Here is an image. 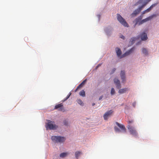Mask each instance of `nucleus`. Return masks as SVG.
<instances>
[{"label": "nucleus", "instance_id": "nucleus-1", "mask_svg": "<svg viewBox=\"0 0 159 159\" xmlns=\"http://www.w3.org/2000/svg\"><path fill=\"white\" fill-rule=\"evenodd\" d=\"M151 0H139L134 5V6H137L139 4L143 3V4L138 9L134 10L131 14L132 16H135L139 14L142 9Z\"/></svg>", "mask_w": 159, "mask_h": 159}, {"label": "nucleus", "instance_id": "nucleus-2", "mask_svg": "<svg viewBox=\"0 0 159 159\" xmlns=\"http://www.w3.org/2000/svg\"><path fill=\"white\" fill-rule=\"evenodd\" d=\"M46 127L47 130L48 129L54 130L57 129V126L54 124V122L48 120V123L46 124Z\"/></svg>", "mask_w": 159, "mask_h": 159}, {"label": "nucleus", "instance_id": "nucleus-3", "mask_svg": "<svg viewBox=\"0 0 159 159\" xmlns=\"http://www.w3.org/2000/svg\"><path fill=\"white\" fill-rule=\"evenodd\" d=\"M51 139L52 141L56 143H62L65 140V138L64 137L55 136H52Z\"/></svg>", "mask_w": 159, "mask_h": 159}, {"label": "nucleus", "instance_id": "nucleus-4", "mask_svg": "<svg viewBox=\"0 0 159 159\" xmlns=\"http://www.w3.org/2000/svg\"><path fill=\"white\" fill-rule=\"evenodd\" d=\"M117 19L124 26L126 27H129V25L126 21L119 14H117Z\"/></svg>", "mask_w": 159, "mask_h": 159}, {"label": "nucleus", "instance_id": "nucleus-5", "mask_svg": "<svg viewBox=\"0 0 159 159\" xmlns=\"http://www.w3.org/2000/svg\"><path fill=\"white\" fill-rule=\"evenodd\" d=\"M127 128L131 134L135 136H137L138 133L134 126L131 125H128Z\"/></svg>", "mask_w": 159, "mask_h": 159}, {"label": "nucleus", "instance_id": "nucleus-6", "mask_svg": "<svg viewBox=\"0 0 159 159\" xmlns=\"http://www.w3.org/2000/svg\"><path fill=\"white\" fill-rule=\"evenodd\" d=\"M54 109H59L58 110L59 111L63 112L65 111V110L64 108L63 105L62 103L56 105Z\"/></svg>", "mask_w": 159, "mask_h": 159}, {"label": "nucleus", "instance_id": "nucleus-7", "mask_svg": "<svg viewBox=\"0 0 159 159\" xmlns=\"http://www.w3.org/2000/svg\"><path fill=\"white\" fill-rule=\"evenodd\" d=\"M113 112V111L111 110L108 111L104 115L103 117L105 120L107 119L108 117L110 116Z\"/></svg>", "mask_w": 159, "mask_h": 159}, {"label": "nucleus", "instance_id": "nucleus-8", "mask_svg": "<svg viewBox=\"0 0 159 159\" xmlns=\"http://www.w3.org/2000/svg\"><path fill=\"white\" fill-rule=\"evenodd\" d=\"M114 83L116 85V88L118 89H120L121 88V85L119 80L116 78H115L114 80Z\"/></svg>", "mask_w": 159, "mask_h": 159}, {"label": "nucleus", "instance_id": "nucleus-9", "mask_svg": "<svg viewBox=\"0 0 159 159\" xmlns=\"http://www.w3.org/2000/svg\"><path fill=\"white\" fill-rule=\"evenodd\" d=\"M143 18V16L141 15L138 18H136L134 21L135 22V24L134 25V27H135L137 25H139V23L140 22L141 20H142Z\"/></svg>", "mask_w": 159, "mask_h": 159}, {"label": "nucleus", "instance_id": "nucleus-10", "mask_svg": "<svg viewBox=\"0 0 159 159\" xmlns=\"http://www.w3.org/2000/svg\"><path fill=\"white\" fill-rule=\"evenodd\" d=\"M134 48H131L129 50L127 51L125 53H124L122 56V57H124L125 56H128L134 50Z\"/></svg>", "mask_w": 159, "mask_h": 159}, {"label": "nucleus", "instance_id": "nucleus-11", "mask_svg": "<svg viewBox=\"0 0 159 159\" xmlns=\"http://www.w3.org/2000/svg\"><path fill=\"white\" fill-rule=\"evenodd\" d=\"M157 16V15L156 14H153L145 19H144L143 20H143V21L144 23H145L147 21H148L151 19H152L153 17H156Z\"/></svg>", "mask_w": 159, "mask_h": 159}, {"label": "nucleus", "instance_id": "nucleus-12", "mask_svg": "<svg viewBox=\"0 0 159 159\" xmlns=\"http://www.w3.org/2000/svg\"><path fill=\"white\" fill-rule=\"evenodd\" d=\"M141 37L142 40H145L148 39L147 35L145 33H143L141 35Z\"/></svg>", "mask_w": 159, "mask_h": 159}, {"label": "nucleus", "instance_id": "nucleus-13", "mask_svg": "<svg viewBox=\"0 0 159 159\" xmlns=\"http://www.w3.org/2000/svg\"><path fill=\"white\" fill-rule=\"evenodd\" d=\"M116 125L123 130L125 132L126 131V129L125 128V126L122 125H121L120 124L117 122L116 123Z\"/></svg>", "mask_w": 159, "mask_h": 159}, {"label": "nucleus", "instance_id": "nucleus-14", "mask_svg": "<svg viewBox=\"0 0 159 159\" xmlns=\"http://www.w3.org/2000/svg\"><path fill=\"white\" fill-rule=\"evenodd\" d=\"M120 77L123 82L125 80V72L124 71H121L120 73Z\"/></svg>", "mask_w": 159, "mask_h": 159}, {"label": "nucleus", "instance_id": "nucleus-15", "mask_svg": "<svg viewBox=\"0 0 159 159\" xmlns=\"http://www.w3.org/2000/svg\"><path fill=\"white\" fill-rule=\"evenodd\" d=\"M128 90V88H125L120 89L119 90L118 93L120 94H122L126 92Z\"/></svg>", "mask_w": 159, "mask_h": 159}, {"label": "nucleus", "instance_id": "nucleus-16", "mask_svg": "<svg viewBox=\"0 0 159 159\" xmlns=\"http://www.w3.org/2000/svg\"><path fill=\"white\" fill-rule=\"evenodd\" d=\"M116 54L118 56H120L121 53V52L120 48H116Z\"/></svg>", "mask_w": 159, "mask_h": 159}, {"label": "nucleus", "instance_id": "nucleus-17", "mask_svg": "<svg viewBox=\"0 0 159 159\" xmlns=\"http://www.w3.org/2000/svg\"><path fill=\"white\" fill-rule=\"evenodd\" d=\"M82 154L81 151H76L75 153V157L76 158L78 159L79 157Z\"/></svg>", "mask_w": 159, "mask_h": 159}, {"label": "nucleus", "instance_id": "nucleus-18", "mask_svg": "<svg viewBox=\"0 0 159 159\" xmlns=\"http://www.w3.org/2000/svg\"><path fill=\"white\" fill-rule=\"evenodd\" d=\"M87 81V79L84 80L78 86L80 89L82 88L85 84Z\"/></svg>", "mask_w": 159, "mask_h": 159}, {"label": "nucleus", "instance_id": "nucleus-19", "mask_svg": "<svg viewBox=\"0 0 159 159\" xmlns=\"http://www.w3.org/2000/svg\"><path fill=\"white\" fill-rule=\"evenodd\" d=\"M142 52L145 55H148V51L146 48H143L142 49Z\"/></svg>", "mask_w": 159, "mask_h": 159}, {"label": "nucleus", "instance_id": "nucleus-20", "mask_svg": "<svg viewBox=\"0 0 159 159\" xmlns=\"http://www.w3.org/2000/svg\"><path fill=\"white\" fill-rule=\"evenodd\" d=\"M68 154L66 152H63L60 154V157H61L63 158L66 157Z\"/></svg>", "mask_w": 159, "mask_h": 159}, {"label": "nucleus", "instance_id": "nucleus-21", "mask_svg": "<svg viewBox=\"0 0 159 159\" xmlns=\"http://www.w3.org/2000/svg\"><path fill=\"white\" fill-rule=\"evenodd\" d=\"M79 95L82 97H85V92L84 90H82L79 93Z\"/></svg>", "mask_w": 159, "mask_h": 159}, {"label": "nucleus", "instance_id": "nucleus-22", "mask_svg": "<svg viewBox=\"0 0 159 159\" xmlns=\"http://www.w3.org/2000/svg\"><path fill=\"white\" fill-rule=\"evenodd\" d=\"M78 103L80 104V105L83 106L84 105V103L82 102L81 100L80 99H78L77 100Z\"/></svg>", "mask_w": 159, "mask_h": 159}, {"label": "nucleus", "instance_id": "nucleus-23", "mask_svg": "<svg viewBox=\"0 0 159 159\" xmlns=\"http://www.w3.org/2000/svg\"><path fill=\"white\" fill-rule=\"evenodd\" d=\"M115 93V89L114 88H112L111 89V95H112L114 94Z\"/></svg>", "mask_w": 159, "mask_h": 159}, {"label": "nucleus", "instance_id": "nucleus-24", "mask_svg": "<svg viewBox=\"0 0 159 159\" xmlns=\"http://www.w3.org/2000/svg\"><path fill=\"white\" fill-rule=\"evenodd\" d=\"M71 93H70L69 94V95H68L67 96L66 98H65L64 99L63 102H64L65 101H66V100H67L70 97V95H71Z\"/></svg>", "mask_w": 159, "mask_h": 159}, {"label": "nucleus", "instance_id": "nucleus-25", "mask_svg": "<svg viewBox=\"0 0 159 159\" xmlns=\"http://www.w3.org/2000/svg\"><path fill=\"white\" fill-rule=\"evenodd\" d=\"M136 39V38H132L131 39L130 41L131 42L132 44H133L134 43Z\"/></svg>", "mask_w": 159, "mask_h": 159}, {"label": "nucleus", "instance_id": "nucleus-26", "mask_svg": "<svg viewBox=\"0 0 159 159\" xmlns=\"http://www.w3.org/2000/svg\"><path fill=\"white\" fill-rule=\"evenodd\" d=\"M114 129L115 131L116 132H120V130L116 127H115Z\"/></svg>", "mask_w": 159, "mask_h": 159}, {"label": "nucleus", "instance_id": "nucleus-27", "mask_svg": "<svg viewBox=\"0 0 159 159\" xmlns=\"http://www.w3.org/2000/svg\"><path fill=\"white\" fill-rule=\"evenodd\" d=\"M133 122V120H129L128 122V124H129L128 125H130V124L131 123H132Z\"/></svg>", "mask_w": 159, "mask_h": 159}, {"label": "nucleus", "instance_id": "nucleus-28", "mask_svg": "<svg viewBox=\"0 0 159 159\" xmlns=\"http://www.w3.org/2000/svg\"><path fill=\"white\" fill-rule=\"evenodd\" d=\"M152 9V8L151 7H149L146 10L147 12H149Z\"/></svg>", "mask_w": 159, "mask_h": 159}, {"label": "nucleus", "instance_id": "nucleus-29", "mask_svg": "<svg viewBox=\"0 0 159 159\" xmlns=\"http://www.w3.org/2000/svg\"><path fill=\"white\" fill-rule=\"evenodd\" d=\"M63 123H64V124L65 125H67L68 124V122L67 121H66V120H64L63 122Z\"/></svg>", "mask_w": 159, "mask_h": 159}, {"label": "nucleus", "instance_id": "nucleus-30", "mask_svg": "<svg viewBox=\"0 0 159 159\" xmlns=\"http://www.w3.org/2000/svg\"><path fill=\"white\" fill-rule=\"evenodd\" d=\"M157 3H154V4H152L150 7L152 8V9L154 7H155L157 5Z\"/></svg>", "mask_w": 159, "mask_h": 159}, {"label": "nucleus", "instance_id": "nucleus-31", "mask_svg": "<svg viewBox=\"0 0 159 159\" xmlns=\"http://www.w3.org/2000/svg\"><path fill=\"white\" fill-rule=\"evenodd\" d=\"M144 23L143 20H141L140 22L139 23V25H140L142 24H143Z\"/></svg>", "mask_w": 159, "mask_h": 159}, {"label": "nucleus", "instance_id": "nucleus-32", "mask_svg": "<svg viewBox=\"0 0 159 159\" xmlns=\"http://www.w3.org/2000/svg\"><path fill=\"white\" fill-rule=\"evenodd\" d=\"M116 70V69L115 68H113L112 70L111 74H113L115 71Z\"/></svg>", "mask_w": 159, "mask_h": 159}, {"label": "nucleus", "instance_id": "nucleus-33", "mask_svg": "<svg viewBox=\"0 0 159 159\" xmlns=\"http://www.w3.org/2000/svg\"><path fill=\"white\" fill-rule=\"evenodd\" d=\"M120 37L122 38V39H125V37L123 36V35H121L120 36Z\"/></svg>", "mask_w": 159, "mask_h": 159}, {"label": "nucleus", "instance_id": "nucleus-34", "mask_svg": "<svg viewBox=\"0 0 159 159\" xmlns=\"http://www.w3.org/2000/svg\"><path fill=\"white\" fill-rule=\"evenodd\" d=\"M147 11H146V10H145L144 11H143L142 12V14H145L146 13H147Z\"/></svg>", "mask_w": 159, "mask_h": 159}, {"label": "nucleus", "instance_id": "nucleus-35", "mask_svg": "<svg viewBox=\"0 0 159 159\" xmlns=\"http://www.w3.org/2000/svg\"><path fill=\"white\" fill-rule=\"evenodd\" d=\"M101 64H99L97 66H96V69H97L99 66H101Z\"/></svg>", "mask_w": 159, "mask_h": 159}, {"label": "nucleus", "instance_id": "nucleus-36", "mask_svg": "<svg viewBox=\"0 0 159 159\" xmlns=\"http://www.w3.org/2000/svg\"><path fill=\"white\" fill-rule=\"evenodd\" d=\"M136 102H134L133 103V106L135 107V106L136 105Z\"/></svg>", "mask_w": 159, "mask_h": 159}, {"label": "nucleus", "instance_id": "nucleus-37", "mask_svg": "<svg viewBox=\"0 0 159 159\" xmlns=\"http://www.w3.org/2000/svg\"><path fill=\"white\" fill-rule=\"evenodd\" d=\"M102 98H103V96L102 95L101 96H100L99 97V100H101L102 99Z\"/></svg>", "mask_w": 159, "mask_h": 159}, {"label": "nucleus", "instance_id": "nucleus-38", "mask_svg": "<svg viewBox=\"0 0 159 159\" xmlns=\"http://www.w3.org/2000/svg\"><path fill=\"white\" fill-rule=\"evenodd\" d=\"M80 88H78V87H77V88L75 90V92H76L79 89H80Z\"/></svg>", "mask_w": 159, "mask_h": 159}, {"label": "nucleus", "instance_id": "nucleus-39", "mask_svg": "<svg viewBox=\"0 0 159 159\" xmlns=\"http://www.w3.org/2000/svg\"><path fill=\"white\" fill-rule=\"evenodd\" d=\"M95 105V103H93L92 104V106H94Z\"/></svg>", "mask_w": 159, "mask_h": 159}]
</instances>
